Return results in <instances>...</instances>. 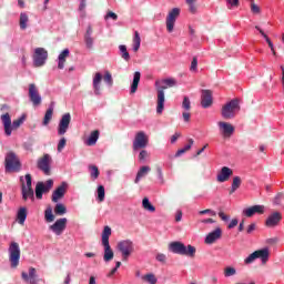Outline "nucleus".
Returning a JSON list of instances; mask_svg holds the SVG:
<instances>
[{
    "label": "nucleus",
    "instance_id": "26",
    "mask_svg": "<svg viewBox=\"0 0 284 284\" xmlns=\"http://www.w3.org/2000/svg\"><path fill=\"white\" fill-rule=\"evenodd\" d=\"M169 250L173 254H180L181 256H183V254H185V244L181 242H172L169 244Z\"/></svg>",
    "mask_w": 284,
    "mask_h": 284
},
{
    "label": "nucleus",
    "instance_id": "56",
    "mask_svg": "<svg viewBox=\"0 0 284 284\" xmlns=\"http://www.w3.org/2000/svg\"><path fill=\"white\" fill-rule=\"evenodd\" d=\"M155 258L159 261V263H165L168 261V256H165L163 253L158 254Z\"/></svg>",
    "mask_w": 284,
    "mask_h": 284
},
{
    "label": "nucleus",
    "instance_id": "22",
    "mask_svg": "<svg viewBox=\"0 0 284 284\" xmlns=\"http://www.w3.org/2000/svg\"><path fill=\"white\" fill-rule=\"evenodd\" d=\"M212 103H214L212 99V91L211 90H202L201 95V105L204 109L211 108Z\"/></svg>",
    "mask_w": 284,
    "mask_h": 284
},
{
    "label": "nucleus",
    "instance_id": "8",
    "mask_svg": "<svg viewBox=\"0 0 284 284\" xmlns=\"http://www.w3.org/2000/svg\"><path fill=\"white\" fill-rule=\"evenodd\" d=\"M150 143V138L143 131H139L133 140V151L144 150Z\"/></svg>",
    "mask_w": 284,
    "mask_h": 284
},
{
    "label": "nucleus",
    "instance_id": "3",
    "mask_svg": "<svg viewBox=\"0 0 284 284\" xmlns=\"http://www.w3.org/2000/svg\"><path fill=\"white\" fill-rule=\"evenodd\" d=\"M110 236H112V229L110 226H104L102 232V245L104 247L103 260L105 263H110L114 258V251L110 246Z\"/></svg>",
    "mask_w": 284,
    "mask_h": 284
},
{
    "label": "nucleus",
    "instance_id": "21",
    "mask_svg": "<svg viewBox=\"0 0 284 284\" xmlns=\"http://www.w3.org/2000/svg\"><path fill=\"white\" fill-rule=\"evenodd\" d=\"M281 221H283L281 212H274L266 219L265 225L266 227H276Z\"/></svg>",
    "mask_w": 284,
    "mask_h": 284
},
{
    "label": "nucleus",
    "instance_id": "17",
    "mask_svg": "<svg viewBox=\"0 0 284 284\" xmlns=\"http://www.w3.org/2000/svg\"><path fill=\"white\" fill-rule=\"evenodd\" d=\"M67 187L68 184L65 182H62V184L53 191L51 195L52 203H59V201H61V199L65 196Z\"/></svg>",
    "mask_w": 284,
    "mask_h": 284
},
{
    "label": "nucleus",
    "instance_id": "38",
    "mask_svg": "<svg viewBox=\"0 0 284 284\" xmlns=\"http://www.w3.org/2000/svg\"><path fill=\"white\" fill-rule=\"evenodd\" d=\"M142 281H144V283L156 284L158 280L156 275H154L153 273H148L142 276Z\"/></svg>",
    "mask_w": 284,
    "mask_h": 284
},
{
    "label": "nucleus",
    "instance_id": "58",
    "mask_svg": "<svg viewBox=\"0 0 284 284\" xmlns=\"http://www.w3.org/2000/svg\"><path fill=\"white\" fill-rule=\"evenodd\" d=\"M226 3L231 6V8H239L240 1L239 0H226Z\"/></svg>",
    "mask_w": 284,
    "mask_h": 284
},
{
    "label": "nucleus",
    "instance_id": "43",
    "mask_svg": "<svg viewBox=\"0 0 284 284\" xmlns=\"http://www.w3.org/2000/svg\"><path fill=\"white\" fill-rule=\"evenodd\" d=\"M103 81L109 88H112L114 85V80L112 79V73H110V71H105Z\"/></svg>",
    "mask_w": 284,
    "mask_h": 284
},
{
    "label": "nucleus",
    "instance_id": "29",
    "mask_svg": "<svg viewBox=\"0 0 284 284\" xmlns=\"http://www.w3.org/2000/svg\"><path fill=\"white\" fill-rule=\"evenodd\" d=\"M70 57V50L64 49L58 57V68L59 70H63L65 68V59Z\"/></svg>",
    "mask_w": 284,
    "mask_h": 284
},
{
    "label": "nucleus",
    "instance_id": "6",
    "mask_svg": "<svg viewBox=\"0 0 284 284\" xmlns=\"http://www.w3.org/2000/svg\"><path fill=\"white\" fill-rule=\"evenodd\" d=\"M21 258V248L19 243L12 242L9 246V261L12 268L19 267V261Z\"/></svg>",
    "mask_w": 284,
    "mask_h": 284
},
{
    "label": "nucleus",
    "instance_id": "30",
    "mask_svg": "<svg viewBox=\"0 0 284 284\" xmlns=\"http://www.w3.org/2000/svg\"><path fill=\"white\" fill-rule=\"evenodd\" d=\"M152 171V169L148 165L142 166L139 171L138 174L135 176L134 183H139L143 178L148 176V174H150V172Z\"/></svg>",
    "mask_w": 284,
    "mask_h": 284
},
{
    "label": "nucleus",
    "instance_id": "5",
    "mask_svg": "<svg viewBox=\"0 0 284 284\" xmlns=\"http://www.w3.org/2000/svg\"><path fill=\"white\" fill-rule=\"evenodd\" d=\"M6 172H20L21 171V161L17 158L14 152H9L4 159Z\"/></svg>",
    "mask_w": 284,
    "mask_h": 284
},
{
    "label": "nucleus",
    "instance_id": "9",
    "mask_svg": "<svg viewBox=\"0 0 284 284\" xmlns=\"http://www.w3.org/2000/svg\"><path fill=\"white\" fill-rule=\"evenodd\" d=\"M118 250L121 252L123 261H128V257L134 252V243L130 240L120 241Z\"/></svg>",
    "mask_w": 284,
    "mask_h": 284
},
{
    "label": "nucleus",
    "instance_id": "4",
    "mask_svg": "<svg viewBox=\"0 0 284 284\" xmlns=\"http://www.w3.org/2000/svg\"><path fill=\"white\" fill-rule=\"evenodd\" d=\"M241 111V101L233 99L222 106L221 114L223 119L230 120L236 116V112Z\"/></svg>",
    "mask_w": 284,
    "mask_h": 284
},
{
    "label": "nucleus",
    "instance_id": "40",
    "mask_svg": "<svg viewBox=\"0 0 284 284\" xmlns=\"http://www.w3.org/2000/svg\"><path fill=\"white\" fill-rule=\"evenodd\" d=\"M54 113V109L53 108H49L44 114L43 118V125H48L50 123V121H52V114Z\"/></svg>",
    "mask_w": 284,
    "mask_h": 284
},
{
    "label": "nucleus",
    "instance_id": "54",
    "mask_svg": "<svg viewBox=\"0 0 284 284\" xmlns=\"http://www.w3.org/2000/svg\"><path fill=\"white\" fill-rule=\"evenodd\" d=\"M148 156H150V153H148L146 150H142L139 154V161L141 163H143V161H145V159H148Z\"/></svg>",
    "mask_w": 284,
    "mask_h": 284
},
{
    "label": "nucleus",
    "instance_id": "51",
    "mask_svg": "<svg viewBox=\"0 0 284 284\" xmlns=\"http://www.w3.org/2000/svg\"><path fill=\"white\" fill-rule=\"evenodd\" d=\"M24 181H26V183H24L26 187L32 189V175L30 173H27L24 175Z\"/></svg>",
    "mask_w": 284,
    "mask_h": 284
},
{
    "label": "nucleus",
    "instance_id": "49",
    "mask_svg": "<svg viewBox=\"0 0 284 284\" xmlns=\"http://www.w3.org/2000/svg\"><path fill=\"white\" fill-rule=\"evenodd\" d=\"M22 278H23V281H26V283H30V284L39 283V280H37V277H29L28 273H26V272H22Z\"/></svg>",
    "mask_w": 284,
    "mask_h": 284
},
{
    "label": "nucleus",
    "instance_id": "15",
    "mask_svg": "<svg viewBox=\"0 0 284 284\" xmlns=\"http://www.w3.org/2000/svg\"><path fill=\"white\" fill-rule=\"evenodd\" d=\"M72 121V115L70 113H64L59 122L58 134L63 136L68 129L70 128V122Z\"/></svg>",
    "mask_w": 284,
    "mask_h": 284
},
{
    "label": "nucleus",
    "instance_id": "18",
    "mask_svg": "<svg viewBox=\"0 0 284 284\" xmlns=\"http://www.w3.org/2000/svg\"><path fill=\"white\" fill-rule=\"evenodd\" d=\"M182 109L184 110L182 112V118L185 123H190V119H192V113H190V110H192V102L190 101V98L184 97L182 102Z\"/></svg>",
    "mask_w": 284,
    "mask_h": 284
},
{
    "label": "nucleus",
    "instance_id": "36",
    "mask_svg": "<svg viewBox=\"0 0 284 284\" xmlns=\"http://www.w3.org/2000/svg\"><path fill=\"white\" fill-rule=\"evenodd\" d=\"M139 48H141V36L139 34V31H135L133 38V50L139 52Z\"/></svg>",
    "mask_w": 284,
    "mask_h": 284
},
{
    "label": "nucleus",
    "instance_id": "1",
    "mask_svg": "<svg viewBox=\"0 0 284 284\" xmlns=\"http://www.w3.org/2000/svg\"><path fill=\"white\" fill-rule=\"evenodd\" d=\"M174 85H176V80L173 78L155 81V90L158 92V114H163V110H165V90H168V88H174Z\"/></svg>",
    "mask_w": 284,
    "mask_h": 284
},
{
    "label": "nucleus",
    "instance_id": "10",
    "mask_svg": "<svg viewBox=\"0 0 284 284\" xmlns=\"http://www.w3.org/2000/svg\"><path fill=\"white\" fill-rule=\"evenodd\" d=\"M50 165H52V156H50V154H44L38 160V170H41L45 176H50V174H52Z\"/></svg>",
    "mask_w": 284,
    "mask_h": 284
},
{
    "label": "nucleus",
    "instance_id": "52",
    "mask_svg": "<svg viewBox=\"0 0 284 284\" xmlns=\"http://www.w3.org/2000/svg\"><path fill=\"white\" fill-rule=\"evenodd\" d=\"M197 68H199V59L196 57H194L191 62L190 70H191V72H196Z\"/></svg>",
    "mask_w": 284,
    "mask_h": 284
},
{
    "label": "nucleus",
    "instance_id": "27",
    "mask_svg": "<svg viewBox=\"0 0 284 284\" xmlns=\"http://www.w3.org/2000/svg\"><path fill=\"white\" fill-rule=\"evenodd\" d=\"M103 81V74L97 72L93 77V90L97 97L101 95V82Z\"/></svg>",
    "mask_w": 284,
    "mask_h": 284
},
{
    "label": "nucleus",
    "instance_id": "59",
    "mask_svg": "<svg viewBox=\"0 0 284 284\" xmlns=\"http://www.w3.org/2000/svg\"><path fill=\"white\" fill-rule=\"evenodd\" d=\"M236 225H239V220L237 219H233L230 224H229V230H234V227H236Z\"/></svg>",
    "mask_w": 284,
    "mask_h": 284
},
{
    "label": "nucleus",
    "instance_id": "31",
    "mask_svg": "<svg viewBox=\"0 0 284 284\" xmlns=\"http://www.w3.org/2000/svg\"><path fill=\"white\" fill-rule=\"evenodd\" d=\"M141 82V72L135 71L133 75V82L131 84V94H135L139 90V83Z\"/></svg>",
    "mask_w": 284,
    "mask_h": 284
},
{
    "label": "nucleus",
    "instance_id": "50",
    "mask_svg": "<svg viewBox=\"0 0 284 284\" xmlns=\"http://www.w3.org/2000/svg\"><path fill=\"white\" fill-rule=\"evenodd\" d=\"M235 274H236V268L232 266H227L226 268H224V276L226 278H230V276H235Z\"/></svg>",
    "mask_w": 284,
    "mask_h": 284
},
{
    "label": "nucleus",
    "instance_id": "32",
    "mask_svg": "<svg viewBox=\"0 0 284 284\" xmlns=\"http://www.w3.org/2000/svg\"><path fill=\"white\" fill-rule=\"evenodd\" d=\"M26 219H28V209L21 207L17 214L18 223L23 225L26 223Z\"/></svg>",
    "mask_w": 284,
    "mask_h": 284
},
{
    "label": "nucleus",
    "instance_id": "13",
    "mask_svg": "<svg viewBox=\"0 0 284 284\" xmlns=\"http://www.w3.org/2000/svg\"><path fill=\"white\" fill-rule=\"evenodd\" d=\"M65 227H68V219L61 217L57 220L51 226H49V230L53 232L57 236H61L63 232H65Z\"/></svg>",
    "mask_w": 284,
    "mask_h": 284
},
{
    "label": "nucleus",
    "instance_id": "39",
    "mask_svg": "<svg viewBox=\"0 0 284 284\" xmlns=\"http://www.w3.org/2000/svg\"><path fill=\"white\" fill-rule=\"evenodd\" d=\"M240 187H241V178L240 176L233 178L230 194H234V192H236V190Z\"/></svg>",
    "mask_w": 284,
    "mask_h": 284
},
{
    "label": "nucleus",
    "instance_id": "33",
    "mask_svg": "<svg viewBox=\"0 0 284 284\" xmlns=\"http://www.w3.org/2000/svg\"><path fill=\"white\" fill-rule=\"evenodd\" d=\"M197 1L199 0H185L189 12H191V14H196V12H199V4L196 3Z\"/></svg>",
    "mask_w": 284,
    "mask_h": 284
},
{
    "label": "nucleus",
    "instance_id": "16",
    "mask_svg": "<svg viewBox=\"0 0 284 284\" xmlns=\"http://www.w3.org/2000/svg\"><path fill=\"white\" fill-rule=\"evenodd\" d=\"M29 99L33 105H41V94L34 83L29 84Z\"/></svg>",
    "mask_w": 284,
    "mask_h": 284
},
{
    "label": "nucleus",
    "instance_id": "24",
    "mask_svg": "<svg viewBox=\"0 0 284 284\" xmlns=\"http://www.w3.org/2000/svg\"><path fill=\"white\" fill-rule=\"evenodd\" d=\"M264 212H265V206H263V205H253L248 209H245L243 211V214H245L247 216V219H252V216L254 214H264Z\"/></svg>",
    "mask_w": 284,
    "mask_h": 284
},
{
    "label": "nucleus",
    "instance_id": "19",
    "mask_svg": "<svg viewBox=\"0 0 284 284\" xmlns=\"http://www.w3.org/2000/svg\"><path fill=\"white\" fill-rule=\"evenodd\" d=\"M223 236V230L221 227H216L213 232L209 233L204 240L206 245H212L219 241Z\"/></svg>",
    "mask_w": 284,
    "mask_h": 284
},
{
    "label": "nucleus",
    "instance_id": "63",
    "mask_svg": "<svg viewBox=\"0 0 284 284\" xmlns=\"http://www.w3.org/2000/svg\"><path fill=\"white\" fill-rule=\"evenodd\" d=\"M219 216L222 219V221H230V215H225L223 211L219 212Z\"/></svg>",
    "mask_w": 284,
    "mask_h": 284
},
{
    "label": "nucleus",
    "instance_id": "7",
    "mask_svg": "<svg viewBox=\"0 0 284 284\" xmlns=\"http://www.w3.org/2000/svg\"><path fill=\"white\" fill-rule=\"evenodd\" d=\"M256 258H261L262 263H267V261L270 258V250L262 248V250H257V251L253 252L244 260V263L246 265H250V264H252L253 261H256Z\"/></svg>",
    "mask_w": 284,
    "mask_h": 284
},
{
    "label": "nucleus",
    "instance_id": "37",
    "mask_svg": "<svg viewBox=\"0 0 284 284\" xmlns=\"http://www.w3.org/2000/svg\"><path fill=\"white\" fill-rule=\"evenodd\" d=\"M142 207H144L148 212H156V207L150 203V199L148 197L142 200Z\"/></svg>",
    "mask_w": 284,
    "mask_h": 284
},
{
    "label": "nucleus",
    "instance_id": "11",
    "mask_svg": "<svg viewBox=\"0 0 284 284\" xmlns=\"http://www.w3.org/2000/svg\"><path fill=\"white\" fill-rule=\"evenodd\" d=\"M54 181L48 180L45 182H38L36 185V199H43V194H48L52 190Z\"/></svg>",
    "mask_w": 284,
    "mask_h": 284
},
{
    "label": "nucleus",
    "instance_id": "60",
    "mask_svg": "<svg viewBox=\"0 0 284 284\" xmlns=\"http://www.w3.org/2000/svg\"><path fill=\"white\" fill-rule=\"evenodd\" d=\"M106 19H113V21H116V19H119V16H116V13L112 12V11H109L106 13Z\"/></svg>",
    "mask_w": 284,
    "mask_h": 284
},
{
    "label": "nucleus",
    "instance_id": "20",
    "mask_svg": "<svg viewBox=\"0 0 284 284\" xmlns=\"http://www.w3.org/2000/svg\"><path fill=\"white\" fill-rule=\"evenodd\" d=\"M20 183H21V194H22L23 201H28V199H31V201H34V190L26 187V180L23 179V176H20Z\"/></svg>",
    "mask_w": 284,
    "mask_h": 284
},
{
    "label": "nucleus",
    "instance_id": "12",
    "mask_svg": "<svg viewBox=\"0 0 284 284\" xmlns=\"http://www.w3.org/2000/svg\"><path fill=\"white\" fill-rule=\"evenodd\" d=\"M45 61H48V51L43 48H37L33 54L34 68H41L45 65Z\"/></svg>",
    "mask_w": 284,
    "mask_h": 284
},
{
    "label": "nucleus",
    "instance_id": "25",
    "mask_svg": "<svg viewBox=\"0 0 284 284\" xmlns=\"http://www.w3.org/2000/svg\"><path fill=\"white\" fill-rule=\"evenodd\" d=\"M223 136L230 138L232 134H234V125L227 122H219L217 123Z\"/></svg>",
    "mask_w": 284,
    "mask_h": 284
},
{
    "label": "nucleus",
    "instance_id": "62",
    "mask_svg": "<svg viewBox=\"0 0 284 284\" xmlns=\"http://www.w3.org/2000/svg\"><path fill=\"white\" fill-rule=\"evenodd\" d=\"M28 276H29L30 278L37 277V268L30 267V268H29V274H28Z\"/></svg>",
    "mask_w": 284,
    "mask_h": 284
},
{
    "label": "nucleus",
    "instance_id": "42",
    "mask_svg": "<svg viewBox=\"0 0 284 284\" xmlns=\"http://www.w3.org/2000/svg\"><path fill=\"white\" fill-rule=\"evenodd\" d=\"M255 29L260 31V34H262V37L265 39V41L268 44V47L271 48V50H274V43H272V40H270V37H267V34H265V31H263V29H261V27H258V26H255Z\"/></svg>",
    "mask_w": 284,
    "mask_h": 284
},
{
    "label": "nucleus",
    "instance_id": "23",
    "mask_svg": "<svg viewBox=\"0 0 284 284\" xmlns=\"http://www.w3.org/2000/svg\"><path fill=\"white\" fill-rule=\"evenodd\" d=\"M232 174H234V171H232V169L223 166L216 176V181L219 183H225V181H230V176H232Z\"/></svg>",
    "mask_w": 284,
    "mask_h": 284
},
{
    "label": "nucleus",
    "instance_id": "14",
    "mask_svg": "<svg viewBox=\"0 0 284 284\" xmlns=\"http://www.w3.org/2000/svg\"><path fill=\"white\" fill-rule=\"evenodd\" d=\"M181 14V9L173 8L168 17H166V30L168 32H174V23H176V19H179V16Z\"/></svg>",
    "mask_w": 284,
    "mask_h": 284
},
{
    "label": "nucleus",
    "instance_id": "47",
    "mask_svg": "<svg viewBox=\"0 0 284 284\" xmlns=\"http://www.w3.org/2000/svg\"><path fill=\"white\" fill-rule=\"evenodd\" d=\"M84 43L88 50H92L94 45V38L92 36H84Z\"/></svg>",
    "mask_w": 284,
    "mask_h": 284
},
{
    "label": "nucleus",
    "instance_id": "48",
    "mask_svg": "<svg viewBox=\"0 0 284 284\" xmlns=\"http://www.w3.org/2000/svg\"><path fill=\"white\" fill-rule=\"evenodd\" d=\"M89 170H90V172H91V179H94V180L99 179V174H100V172H99V166H97V165H90V166H89Z\"/></svg>",
    "mask_w": 284,
    "mask_h": 284
},
{
    "label": "nucleus",
    "instance_id": "35",
    "mask_svg": "<svg viewBox=\"0 0 284 284\" xmlns=\"http://www.w3.org/2000/svg\"><path fill=\"white\" fill-rule=\"evenodd\" d=\"M68 213V209L65 207V204L62 203H58L54 206V214H57V216H63V214Z\"/></svg>",
    "mask_w": 284,
    "mask_h": 284
},
{
    "label": "nucleus",
    "instance_id": "45",
    "mask_svg": "<svg viewBox=\"0 0 284 284\" xmlns=\"http://www.w3.org/2000/svg\"><path fill=\"white\" fill-rule=\"evenodd\" d=\"M98 201L103 203L105 201V187L103 185L98 186Z\"/></svg>",
    "mask_w": 284,
    "mask_h": 284
},
{
    "label": "nucleus",
    "instance_id": "64",
    "mask_svg": "<svg viewBox=\"0 0 284 284\" xmlns=\"http://www.w3.org/2000/svg\"><path fill=\"white\" fill-rule=\"evenodd\" d=\"M254 230H256V223H252L251 225H248L246 232L248 234H252V232H254Z\"/></svg>",
    "mask_w": 284,
    "mask_h": 284
},
{
    "label": "nucleus",
    "instance_id": "55",
    "mask_svg": "<svg viewBox=\"0 0 284 284\" xmlns=\"http://www.w3.org/2000/svg\"><path fill=\"white\" fill-rule=\"evenodd\" d=\"M67 140L62 138L58 143V152H63V148H65Z\"/></svg>",
    "mask_w": 284,
    "mask_h": 284
},
{
    "label": "nucleus",
    "instance_id": "53",
    "mask_svg": "<svg viewBox=\"0 0 284 284\" xmlns=\"http://www.w3.org/2000/svg\"><path fill=\"white\" fill-rule=\"evenodd\" d=\"M251 12L253 14H261V7H258V4H255L254 1L251 3Z\"/></svg>",
    "mask_w": 284,
    "mask_h": 284
},
{
    "label": "nucleus",
    "instance_id": "2",
    "mask_svg": "<svg viewBox=\"0 0 284 284\" xmlns=\"http://www.w3.org/2000/svg\"><path fill=\"white\" fill-rule=\"evenodd\" d=\"M2 125L4 128L6 136H12V130H19L21 125H23V121H26V116L22 115L21 118L13 120L10 118V113H4L0 116Z\"/></svg>",
    "mask_w": 284,
    "mask_h": 284
},
{
    "label": "nucleus",
    "instance_id": "41",
    "mask_svg": "<svg viewBox=\"0 0 284 284\" xmlns=\"http://www.w3.org/2000/svg\"><path fill=\"white\" fill-rule=\"evenodd\" d=\"M44 219L47 223H53L54 221V213H52V207H47L44 211Z\"/></svg>",
    "mask_w": 284,
    "mask_h": 284
},
{
    "label": "nucleus",
    "instance_id": "34",
    "mask_svg": "<svg viewBox=\"0 0 284 284\" xmlns=\"http://www.w3.org/2000/svg\"><path fill=\"white\" fill-rule=\"evenodd\" d=\"M182 256H190V258H194V256H196V247L192 245L184 246V253H182Z\"/></svg>",
    "mask_w": 284,
    "mask_h": 284
},
{
    "label": "nucleus",
    "instance_id": "28",
    "mask_svg": "<svg viewBox=\"0 0 284 284\" xmlns=\"http://www.w3.org/2000/svg\"><path fill=\"white\" fill-rule=\"evenodd\" d=\"M100 132L99 130H94L90 133L89 138L84 141L85 145L91 148L92 145H97L99 141Z\"/></svg>",
    "mask_w": 284,
    "mask_h": 284
},
{
    "label": "nucleus",
    "instance_id": "61",
    "mask_svg": "<svg viewBox=\"0 0 284 284\" xmlns=\"http://www.w3.org/2000/svg\"><path fill=\"white\" fill-rule=\"evenodd\" d=\"M87 6H88V0H81L80 6H79L80 12H83V10H85Z\"/></svg>",
    "mask_w": 284,
    "mask_h": 284
},
{
    "label": "nucleus",
    "instance_id": "44",
    "mask_svg": "<svg viewBox=\"0 0 284 284\" xmlns=\"http://www.w3.org/2000/svg\"><path fill=\"white\" fill-rule=\"evenodd\" d=\"M119 50H120L121 57L124 59V61H130V52H128V47L125 44H121L119 47Z\"/></svg>",
    "mask_w": 284,
    "mask_h": 284
},
{
    "label": "nucleus",
    "instance_id": "46",
    "mask_svg": "<svg viewBox=\"0 0 284 284\" xmlns=\"http://www.w3.org/2000/svg\"><path fill=\"white\" fill-rule=\"evenodd\" d=\"M28 21H29L28 14L21 13L20 14V28H21V30H26V28H28Z\"/></svg>",
    "mask_w": 284,
    "mask_h": 284
},
{
    "label": "nucleus",
    "instance_id": "57",
    "mask_svg": "<svg viewBox=\"0 0 284 284\" xmlns=\"http://www.w3.org/2000/svg\"><path fill=\"white\" fill-rule=\"evenodd\" d=\"M199 214L203 215V214H211V216H216V212L212 211L211 209H206L203 211H200Z\"/></svg>",
    "mask_w": 284,
    "mask_h": 284
}]
</instances>
